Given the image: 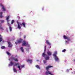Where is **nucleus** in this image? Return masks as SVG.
Listing matches in <instances>:
<instances>
[{
    "mask_svg": "<svg viewBox=\"0 0 75 75\" xmlns=\"http://www.w3.org/2000/svg\"><path fill=\"white\" fill-rule=\"evenodd\" d=\"M23 41V39L20 38L19 40H17L16 42H15V44L17 45V44H20Z\"/></svg>",
    "mask_w": 75,
    "mask_h": 75,
    "instance_id": "nucleus-1",
    "label": "nucleus"
},
{
    "mask_svg": "<svg viewBox=\"0 0 75 75\" xmlns=\"http://www.w3.org/2000/svg\"><path fill=\"white\" fill-rule=\"evenodd\" d=\"M28 45V42L25 40L23 41L22 42V46H27Z\"/></svg>",
    "mask_w": 75,
    "mask_h": 75,
    "instance_id": "nucleus-2",
    "label": "nucleus"
},
{
    "mask_svg": "<svg viewBox=\"0 0 75 75\" xmlns=\"http://www.w3.org/2000/svg\"><path fill=\"white\" fill-rule=\"evenodd\" d=\"M17 24H18V29H21V26L20 25H21V23H20L19 22H17Z\"/></svg>",
    "mask_w": 75,
    "mask_h": 75,
    "instance_id": "nucleus-3",
    "label": "nucleus"
},
{
    "mask_svg": "<svg viewBox=\"0 0 75 75\" xmlns=\"http://www.w3.org/2000/svg\"><path fill=\"white\" fill-rule=\"evenodd\" d=\"M64 37L65 39H66L68 41H70V38L68 36H67L64 35Z\"/></svg>",
    "mask_w": 75,
    "mask_h": 75,
    "instance_id": "nucleus-4",
    "label": "nucleus"
},
{
    "mask_svg": "<svg viewBox=\"0 0 75 75\" xmlns=\"http://www.w3.org/2000/svg\"><path fill=\"white\" fill-rule=\"evenodd\" d=\"M54 56L55 57V60L56 61H59V58L57 56V55L55 54L54 55Z\"/></svg>",
    "mask_w": 75,
    "mask_h": 75,
    "instance_id": "nucleus-5",
    "label": "nucleus"
},
{
    "mask_svg": "<svg viewBox=\"0 0 75 75\" xmlns=\"http://www.w3.org/2000/svg\"><path fill=\"white\" fill-rule=\"evenodd\" d=\"M46 75H54L51 74V72L50 71H47L45 73Z\"/></svg>",
    "mask_w": 75,
    "mask_h": 75,
    "instance_id": "nucleus-6",
    "label": "nucleus"
},
{
    "mask_svg": "<svg viewBox=\"0 0 75 75\" xmlns=\"http://www.w3.org/2000/svg\"><path fill=\"white\" fill-rule=\"evenodd\" d=\"M53 66H48V67H46V70H48L50 68H52Z\"/></svg>",
    "mask_w": 75,
    "mask_h": 75,
    "instance_id": "nucleus-7",
    "label": "nucleus"
},
{
    "mask_svg": "<svg viewBox=\"0 0 75 75\" xmlns=\"http://www.w3.org/2000/svg\"><path fill=\"white\" fill-rule=\"evenodd\" d=\"M8 47H11L13 46V45L11 44V42H8Z\"/></svg>",
    "mask_w": 75,
    "mask_h": 75,
    "instance_id": "nucleus-8",
    "label": "nucleus"
},
{
    "mask_svg": "<svg viewBox=\"0 0 75 75\" xmlns=\"http://www.w3.org/2000/svg\"><path fill=\"white\" fill-rule=\"evenodd\" d=\"M27 62H30V64H31L32 63V62H33V60L32 59H28L27 60Z\"/></svg>",
    "mask_w": 75,
    "mask_h": 75,
    "instance_id": "nucleus-9",
    "label": "nucleus"
},
{
    "mask_svg": "<svg viewBox=\"0 0 75 75\" xmlns=\"http://www.w3.org/2000/svg\"><path fill=\"white\" fill-rule=\"evenodd\" d=\"M14 64V63L13 62H10V64H9V67H10L11 66H12Z\"/></svg>",
    "mask_w": 75,
    "mask_h": 75,
    "instance_id": "nucleus-10",
    "label": "nucleus"
},
{
    "mask_svg": "<svg viewBox=\"0 0 75 75\" xmlns=\"http://www.w3.org/2000/svg\"><path fill=\"white\" fill-rule=\"evenodd\" d=\"M47 54L48 55H49V56H51L52 54V53L50 52H47Z\"/></svg>",
    "mask_w": 75,
    "mask_h": 75,
    "instance_id": "nucleus-11",
    "label": "nucleus"
},
{
    "mask_svg": "<svg viewBox=\"0 0 75 75\" xmlns=\"http://www.w3.org/2000/svg\"><path fill=\"white\" fill-rule=\"evenodd\" d=\"M42 56L43 57H45V56H47V55H46V54H45V52H44L42 54Z\"/></svg>",
    "mask_w": 75,
    "mask_h": 75,
    "instance_id": "nucleus-12",
    "label": "nucleus"
},
{
    "mask_svg": "<svg viewBox=\"0 0 75 75\" xmlns=\"http://www.w3.org/2000/svg\"><path fill=\"white\" fill-rule=\"evenodd\" d=\"M25 23L24 22H23L22 23V24L21 23V25H23V27H24L25 28Z\"/></svg>",
    "mask_w": 75,
    "mask_h": 75,
    "instance_id": "nucleus-13",
    "label": "nucleus"
},
{
    "mask_svg": "<svg viewBox=\"0 0 75 75\" xmlns=\"http://www.w3.org/2000/svg\"><path fill=\"white\" fill-rule=\"evenodd\" d=\"M12 59H13L14 60V61H16V62H18V59H17L16 58H15V57L12 58Z\"/></svg>",
    "mask_w": 75,
    "mask_h": 75,
    "instance_id": "nucleus-14",
    "label": "nucleus"
},
{
    "mask_svg": "<svg viewBox=\"0 0 75 75\" xmlns=\"http://www.w3.org/2000/svg\"><path fill=\"white\" fill-rule=\"evenodd\" d=\"M46 43L47 44L49 45H51V43L49 42V41L48 40H47L46 41Z\"/></svg>",
    "mask_w": 75,
    "mask_h": 75,
    "instance_id": "nucleus-15",
    "label": "nucleus"
},
{
    "mask_svg": "<svg viewBox=\"0 0 75 75\" xmlns=\"http://www.w3.org/2000/svg\"><path fill=\"white\" fill-rule=\"evenodd\" d=\"M9 18H10V16H9L6 17V20H7V21H9V20H8Z\"/></svg>",
    "mask_w": 75,
    "mask_h": 75,
    "instance_id": "nucleus-16",
    "label": "nucleus"
},
{
    "mask_svg": "<svg viewBox=\"0 0 75 75\" xmlns=\"http://www.w3.org/2000/svg\"><path fill=\"white\" fill-rule=\"evenodd\" d=\"M45 60H48V59H50V57L49 56L46 57L45 58Z\"/></svg>",
    "mask_w": 75,
    "mask_h": 75,
    "instance_id": "nucleus-17",
    "label": "nucleus"
},
{
    "mask_svg": "<svg viewBox=\"0 0 75 75\" xmlns=\"http://www.w3.org/2000/svg\"><path fill=\"white\" fill-rule=\"evenodd\" d=\"M3 12H0V18H3Z\"/></svg>",
    "mask_w": 75,
    "mask_h": 75,
    "instance_id": "nucleus-18",
    "label": "nucleus"
},
{
    "mask_svg": "<svg viewBox=\"0 0 75 75\" xmlns=\"http://www.w3.org/2000/svg\"><path fill=\"white\" fill-rule=\"evenodd\" d=\"M13 71L14 72H17V70L15 68H13Z\"/></svg>",
    "mask_w": 75,
    "mask_h": 75,
    "instance_id": "nucleus-19",
    "label": "nucleus"
},
{
    "mask_svg": "<svg viewBox=\"0 0 75 75\" xmlns=\"http://www.w3.org/2000/svg\"><path fill=\"white\" fill-rule=\"evenodd\" d=\"M9 28L10 31H12V27H11V26H10L9 27Z\"/></svg>",
    "mask_w": 75,
    "mask_h": 75,
    "instance_id": "nucleus-20",
    "label": "nucleus"
},
{
    "mask_svg": "<svg viewBox=\"0 0 75 75\" xmlns=\"http://www.w3.org/2000/svg\"><path fill=\"white\" fill-rule=\"evenodd\" d=\"M35 67L37 68H38V69H40V66L38 65H36Z\"/></svg>",
    "mask_w": 75,
    "mask_h": 75,
    "instance_id": "nucleus-21",
    "label": "nucleus"
},
{
    "mask_svg": "<svg viewBox=\"0 0 75 75\" xmlns=\"http://www.w3.org/2000/svg\"><path fill=\"white\" fill-rule=\"evenodd\" d=\"M2 9L4 11H6V8H4V6H3L2 7Z\"/></svg>",
    "mask_w": 75,
    "mask_h": 75,
    "instance_id": "nucleus-22",
    "label": "nucleus"
},
{
    "mask_svg": "<svg viewBox=\"0 0 75 75\" xmlns=\"http://www.w3.org/2000/svg\"><path fill=\"white\" fill-rule=\"evenodd\" d=\"M21 50L22 52H24V50L23 49V47H22L21 48Z\"/></svg>",
    "mask_w": 75,
    "mask_h": 75,
    "instance_id": "nucleus-23",
    "label": "nucleus"
},
{
    "mask_svg": "<svg viewBox=\"0 0 75 75\" xmlns=\"http://www.w3.org/2000/svg\"><path fill=\"white\" fill-rule=\"evenodd\" d=\"M9 21H7V23H8V26H10L11 25H10V23H9Z\"/></svg>",
    "mask_w": 75,
    "mask_h": 75,
    "instance_id": "nucleus-24",
    "label": "nucleus"
},
{
    "mask_svg": "<svg viewBox=\"0 0 75 75\" xmlns=\"http://www.w3.org/2000/svg\"><path fill=\"white\" fill-rule=\"evenodd\" d=\"M6 53L8 55H11V54L7 51L6 52Z\"/></svg>",
    "mask_w": 75,
    "mask_h": 75,
    "instance_id": "nucleus-25",
    "label": "nucleus"
},
{
    "mask_svg": "<svg viewBox=\"0 0 75 75\" xmlns=\"http://www.w3.org/2000/svg\"><path fill=\"white\" fill-rule=\"evenodd\" d=\"M20 65V64L18 63H16L15 65H14V66H17V65Z\"/></svg>",
    "mask_w": 75,
    "mask_h": 75,
    "instance_id": "nucleus-26",
    "label": "nucleus"
},
{
    "mask_svg": "<svg viewBox=\"0 0 75 75\" xmlns=\"http://www.w3.org/2000/svg\"><path fill=\"white\" fill-rule=\"evenodd\" d=\"M57 52H55L54 53V54H53V56H54V55H57Z\"/></svg>",
    "mask_w": 75,
    "mask_h": 75,
    "instance_id": "nucleus-27",
    "label": "nucleus"
},
{
    "mask_svg": "<svg viewBox=\"0 0 75 75\" xmlns=\"http://www.w3.org/2000/svg\"><path fill=\"white\" fill-rule=\"evenodd\" d=\"M14 23V20H12L11 21V24H13V23Z\"/></svg>",
    "mask_w": 75,
    "mask_h": 75,
    "instance_id": "nucleus-28",
    "label": "nucleus"
},
{
    "mask_svg": "<svg viewBox=\"0 0 75 75\" xmlns=\"http://www.w3.org/2000/svg\"><path fill=\"white\" fill-rule=\"evenodd\" d=\"M66 51V49H64L62 51V52H65Z\"/></svg>",
    "mask_w": 75,
    "mask_h": 75,
    "instance_id": "nucleus-29",
    "label": "nucleus"
},
{
    "mask_svg": "<svg viewBox=\"0 0 75 75\" xmlns=\"http://www.w3.org/2000/svg\"><path fill=\"white\" fill-rule=\"evenodd\" d=\"M43 62H44V64H45V63H46V62H47V61L43 60Z\"/></svg>",
    "mask_w": 75,
    "mask_h": 75,
    "instance_id": "nucleus-30",
    "label": "nucleus"
},
{
    "mask_svg": "<svg viewBox=\"0 0 75 75\" xmlns=\"http://www.w3.org/2000/svg\"><path fill=\"white\" fill-rule=\"evenodd\" d=\"M18 68H19V70H20L21 69H20V66H18Z\"/></svg>",
    "mask_w": 75,
    "mask_h": 75,
    "instance_id": "nucleus-31",
    "label": "nucleus"
},
{
    "mask_svg": "<svg viewBox=\"0 0 75 75\" xmlns=\"http://www.w3.org/2000/svg\"><path fill=\"white\" fill-rule=\"evenodd\" d=\"M5 48V47L4 46H2L1 47V49H4Z\"/></svg>",
    "mask_w": 75,
    "mask_h": 75,
    "instance_id": "nucleus-32",
    "label": "nucleus"
},
{
    "mask_svg": "<svg viewBox=\"0 0 75 75\" xmlns=\"http://www.w3.org/2000/svg\"><path fill=\"white\" fill-rule=\"evenodd\" d=\"M21 68H24V65H21Z\"/></svg>",
    "mask_w": 75,
    "mask_h": 75,
    "instance_id": "nucleus-33",
    "label": "nucleus"
},
{
    "mask_svg": "<svg viewBox=\"0 0 75 75\" xmlns=\"http://www.w3.org/2000/svg\"><path fill=\"white\" fill-rule=\"evenodd\" d=\"M4 21L3 20V21H1V23H4Z\"/></svg>",
    "mask_w": 75,
    "mask_h": 75,
    "instance_id": "nucleus-34",
    "label": "nucleus"
},
{
    "mask_svg": "<svg viewBox=\"0 0 75 75\" xmlns=\"http://www.w3.org/2000/svg\"><path fill=\"white\" fill-rule=\"evenodd\" d=\"M0 29L1 30H3V28L1 27L0 26Z\"/></svg>",
    "mask_w": 75,
    "mask_h": 75,
    "instance_id": "nucleus-35",
    "label": "nucleus"
},
{
    "mask_svg": "<svg viewBox=\"0 0 75 75\" xmlns=\"http://www.w3.org/2000/svg\"><path fill=\"white\" fill-rule=\"evenodd\" d=\"M26 37V36H25V35H24L23 37V38H25Z\"/></svg>",
    "mask_w": 75,
    "mask_h": 75,
    "instance_id": "nucleus-36",
    "label": "nucleus"
},
{
    "mask_svg": "<svg viewBox=\"0 0 75 75\" xmlns=\"http://www.w3.org/2000/svg\"><path fill=\"white\" fill-rule=\"evenodd\" d=\"M42 11L44 10V8H42Z\"/></svg>",
    "mask_w": 75,
    "mask_h": 75,
    "instance_id": "nucleus-37",
    "label": "nucleus"
},
{
    "mask_svg": "<svg viewBox=\"0 0 75 75\" xmlns=\"http://www.w3.org/2000/svg\"><path fill=\"white\" fill-rule=\"evenodd\" d=\"M0 27H1V24L0 23Z\"/></svg>",
    "mask_w": 75,
    "mask_h": 75,
    "instance_id": "nucleus-38",
    "label": "nucleus"
},
{
    "mask_svg": "<svg viewBox=\"0 0 75 75\" xmlns=\"http://www.w3.org/2000/svg\"><path fill=\"white\" fill-rule=\"evenodd\" d=\"M46 50V48H45V50H44V51H45Z\"/></svg>",
    "mask_w": 75,
    "mask_h": 75,
    "instance_id": "nucleus-39",
    "label": "nucleus"
},
{
    "mask_svg": "<svg viewBox=\"0 0 75 75\" xmlns=\"http://www.w3.org/2000/svg\"><path fill=\"white\" fill-rule=\"evenodd\" d=\"M66 42H67V43H68V41H66Z\"/></svg>",
    "mask_w": 75,
    "mask_h": 75,
    "instance_id": "nucleus-40",
    "label": "nucleus"
}]
</instances>
